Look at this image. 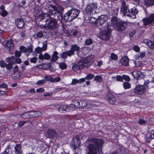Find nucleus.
I'll return each instance as SVG.
<instances>
[{"mask_svg": "<svg viewBox=\"0 0 154 154\" xmlns=\"http://www.w3.org/2000/svg\"><path fill=\"white\" fill-rule=\"evenodd\" d=\"M86 143L88 144V154H97L102 151L104 142L101 139L91 137L88 138Z\"/></svg>", "mask_w": 154, "mask_h": 154, "instance_id": "1", "label": "nucleus"}, {"mask_svg": "<svg viewBox=\"0 0 154 154\" xmlns=\"http://www.w3.org/2000/svg\"><path fill=\"white\" fill-rule=\"evenodd\" d=\"M108 18L105 15H101L98 18V23L101 26L100 28L101 36L102 39L107 40L109 37L111 32V26L108 23Z\"/></svg>", "mask_w": 154, "mask_h": 154, "instance_id": "2", "label": "nucleus"}, {"mask_svg": "<svg viewBox=\"0 0 154 154\" xmlns=\"http://www.w3.org/2000/svg\"><path fill=\"white\" fill-rule=\"evenodd\" d=\"M120 11L124 15L133 19L136 18V15L138 13V11L135 8H132L130 12L128 7L126 6L125 2L124 1H122Z\"/></svg>", "mask_w": 154, "mask_h": 154, "instance_id": "3", "label": "nucleus"}, {"mask_svg": "<svg viewBox=\"0 0 154 154\" xmlns=\"http://www.w3.org/2000/svg\"><path fill=\"white\" fill-rule=\"evenodd\" d=\"M80 11L77 9H72L66 13L64 16V19L66 21L71 22L77 18Z\"/></svg>", "mask_w": 154, "mask_h": 154, "instance_id": "4", "label": "nucleus"}, {"mask_svg": "<svg viewBox=\"0 0 154 154\" xmlns=\"http://www.w3.org/2000/svg\"><path fill=\"white\" fill-rule=\"evenodd\" d=\"M111 25L116 30H124L126 27V24L124 22L120 21L115 17H113L111 20Z\"/></svg>", "mask_w": 154, "mask_h": 154, "instance_id": "5", "label": "nucleus"}, {"mask_svg": "<svg viewBox=\"0 0 154 154\" xmlns=\"http://www.w3.org/2000/svg\"><path fill=\"white\" fill-rule=\"evenodd\" d=\"M74 103L77 108L80 109L83 111H88L92 106L97 105L96 104L93 103L88 104L87 102L85 100L78 101L77 100H75Z\"/></svg>", "mask_w": 154, "mask_h": 154, "instance_id": "6", "label": "nucleus"}, {"mask_svg": "<svg viewBox=\"0 0 154 154\" xmlns=\"http://www.w3.org/2000/svg\"><path fill=\"white\" fill-rule=\"evenodd\" d=\"M46 23L43 26L42 28L46 30L54 29L57 26V21L55 19L49 17L46 19Z\"/></svg>", "mask_w": 154, "mask_h": 154, "instance_id": "7", "label": "nucleus"}, {"mask_svg": "<svg viewBox=\"0 0 154 154\" xmlns=\"http://www.w3.org/2000/svg\"><path fill=\"white\" fill-rule=\"evenodd\" d=\"M89 65V61L86 58L82 59L77 64H75L72 67V69L74 71L82 69L84 67H87Z\"/></svg>", "mask_w": 154, "mask_h": 154, "instance_id": "8", "label": "nucleus"}, {"mask_svg": "<svg viewBox=\"0 0 154 154\" xmlns=\"http://www.w3.org/2000/svg\"><path fill=\"white\" fill-rule=\"evenodd\" d=\"M80 137L78 134L73 137V140L70 143V146L73 149H76L80 145Z\"/></svg>", "mask_w": 154, "mask_h": 154, "instance_id": "9", "label": "nucleus"}, {"mask_svg": "<svg viewBox=\"0 0 154 154\" xmlns=\"http://www.w3.org/2000/svg\"><path fill=\"white\" fill-rule=\"evenodd\" d=\"M5 61L7 63H9L12 64L20 63L21 61L20 58H16L14 57H8L6 59Z\"/></svg>", "mask_w": 154, "mask_h": 154, "instance_id": "10", "label": "nucleus"}, {"mask_svg": "<svg viewBox=\"0 0 154 154\" xmlns=\"http://www.w3.org/2000/svg\"><path fill=\"white\" fill-rule=\"evenodd\" d=\"M144 25L146 26L147 25L151 24L154 21V14H152L149 18L143 19Z\"/></svg>", "mask_w": 154, "mask_h": 154, "instance_id": "11", "label": "nucleus"}, {"mask_svg": "<svg viewBox=\"0 0 154 154\" xmlns=\"http://www.w3.org/2000/svg\"><path fill=\"white\" fill-rule=\"evenodd\" d=\"M106 97L110 104H113L115 103L116 99L111 91H108Z\"/></svg>", "mask_w": 154, "mask_h": 154, "instance_id": "12", "label": "nucleus"}, {"mask_svg": "<svg viewBox=\"0 0 154 154\" xmlns=\"http://www.w3.org/2000/svg\"><path fill=\"white\" fill-rule=\"evenodd\" d=\"M145 90V87L143 85H138L135 88L134 92L138 95L142 94Z\"/></svg>", "mask_w": 154, "mask_h": 154, "instance_id": "13", "label": "nucleus"}, {"mask_svg": "<svg viewBox=\"0 0 154 154\" xmlns=\"http://www.w3.org/2000/svg\"><path fill=\"white\" fill-rule=\"evenodd\" d=\"M96 7V5L94 3L89 4L87 5L85 8V12L88 14H91L94 10Z\"/></svg>", "mask_w": 154, "mask_h": 154, "instance_id": "14", "label": "nucleus"}, {"mask_svg": "<svg viewBox=\"0 0 154 154\" xmlns=\"http://www.w3.org/2000/svg\"><path fill=\"white\" fill-rule=\"evenodd\" d=\"M74 54V51L70 49V50L68 51H66L63 52L61 54V56L63 59H65L67 58V56L70 57L73 55Z\"/></svg>", "mask_w": 154, "mask_h": 154, "instance_id": "15", "label": "nucleus"}, {"mask_svg": "<svg viewBox=\"0 0 154 154\" xmlns=\"http://www.w3.org/2000/svg\"><path fill=\"white\" fill-rule=\"evenodd\" d=\"M5 45L6 48L9 50H12L14 49V45L11 40H8L6 41Z\"/></svg>", "mask_w": 154, "mask_h": 154, "instance_id": "16", "label": "nucleus"}, {"mask_svg": "<svg viewBox=\"0 0 154 154\" xmlns=\"http://www.w3.org/2000/svg\"><path fill=\"white\" fill-rule=\"evenodd\" d=\"M29 112L30 118L38 117L41 115V112L39 111H31Z\"/></svg>", "mask_w": 154, "mask_h": 154, "instance_id": "17", "label": "nucleus"}, {"mask_svg": "<svg viewBox=\"0 0 154 154\" xmlns=\"http://www.w3.org/2000/svg\"><path fill=\"white\" fill-rule=\"evenodd\" d=\"M15 154H21L22 153V146L20 144H17L14 146Z\"/></svg>", "mask_w": 154, "mask_h": 154, "instance_id": "18", "label": "nucleus"}, {"mask_svg": "<svg viewBox=\"0 0 154 154\" xmlns=\"http://www.w3.org/2000/svg\"><path fill=\"white\" fill-rule=\"evenodd\" d=\"M72 50L74 53L75 51H76L77 52V54L78 55L81 57H82V56L80 54L81 52L79 51V50L80 48L78 46L76 45H72L71 46V48Z\"/></svg>", "mask_w": 154, "mask_h": 154, "instance_id": "19", "label": "nucleus"}, {"mask_svg": "<svg viewBox=\"0 0 154 154\" xmlns=\"http://www.w3.org/2000/svg\"><path fill=\"white\" fill-rule=\"evenodd\" d=\"M15 24L19 28H22L24 25L23 20L22 18H18L15 20Z\"/></svg>", "mask_w": 154, "mask_h": 154, "instance_id": "20", "label": "nucleus"}, {"mask_svg": "<svg viewBox=\"0 0 154 154\" xmlns=\"http://www.w3.org/2000/svg\"><path fill=\"white\" fill-rule=\"evenodd\" d=\"M143 42L146 44L149 48L153 49L154 50V42L147 39L143 40Z\"/></svg>", "mask_w": 154, "mask_h": 154, "instance_id": "21", "label": "nucleus"}, {"mask_svg": "<svg viewBox=\"0 0 154 154\" xmlns=\"http://www.w3.org/2000/svg\"><path fill=\"white\" fill-rule=\"evenodd\" d=\"M47 45L44 43H43V46L42 48L37 47L35 49V51L38 54H40L42 51H45L47 49Z\"/></svg>", "mask_w": 154, "mask_h": 154, "instance_id": "22", "label": "nucleus"}, {"mask_svg": "<svg viewBox=\"0 0 154 154\" xmlns=\"http://www.w3.org/2000/svg\"><path fill=\"white\" fill-rule=\"evenodd\" d=\"M129 60L128 58L126 57H122L120 60L121 64L125 66H128V65Z\"/></svg>", "mask_w": 154, "mask_h": 154, "instance_id": "23", "label": "nucleus"}, {"mask_svg": "<svg viewBox=\"0 0 154 154\" xmlns=\"http://www.w3.org/2000/svg\"><path fill=\"white\" fill-rule=\"evenodd\" d=\"M57 134L55 131L53 130H49L48 131V135L50 138H52L56 136Z\"/></svg>", "mask_w": 154, "mask_h": 154, "instance_id": "24", "label": "nucleus"}, {"mask_svg": "<svg viewBox=\"0 0 154 154\" xmlns=\"http://www.w3.org/2000/svg\"><path fill=\"white\" fill-rule=\"evenodd\" d=\"M67 105H63L60 106L59 107V111L61 112H63L67 111Z\"/></svg>", "mask_w": 154, "mask_h": 154, "instance_id": "25", "label": "nucleus"}, {"mask_svg": "<svg viewBox=\"0 0 154 154\" xmlns=\"http://www.w3.org/2000/svg\"><path fill=\"white\" fill-rule=\"evenodd\" d=\"M74 104H69V105H67V111H71L74 110L75 107H76L75 104L74 103Z\"/></svg>", "mask_w": 154, "mask_h": 154, "instance_id": "26", "label": "nucleus"}, {"mask_svg": "<svg viewBox=\"0 0 154 154\" xmlns=\"http://www.w3.org/2000/svg\"><path fill=\"white\" fill-rule=\"evenodd\" d=\"M53 8V11H54L55 12L54 13H60L63 10V8L61 6H57V7L54 6Z\"/></svg>", "mask_w": 154, "mask_h": 154, "instance_id": "27", "label": "nucleus"}, {"mask_svg": "<svg viewBox=\"0 0 154 154\" xmlns=\"http://www.w3.org/2000/svg\"><path fill=\"white\" fill-rule=\"evenodd\" d=\"M134 78H138L140 77L141 74V72L140 71H134L132 73Z\"/></svg>", "mask_w": 154, "mask_h": 154, "instance_id": "28", "label": "nucleus"}, {"mask_svg": "<svg viewBox=\"0 0 154 154\" xmlns=\"http://www.w3.org/2000/svg\"><path fill=\"white\" fill-rule=\"evenodd\" d=\"M58 53L56 51H54L53 52V54L51 59V61H54L57 60L58 58V56H57Z\"/></svg>", "mask_w": 154, "mask_h": 154, "instance_id": "29", "label": "nucleus"}, {"mask_svg": "<svg viewBox=\"0 0 154 154\" xmlns=\"http://www.w3.org/2000/svg\"><path fill=\"white\" fill-rule=\"evenodd\" d=\"M144 4L147 6L154 5V0H144Z\"/></svg>", "mask_w": 154, "mask_h": 154, "instance_id": "30", "label": "nucleus"}, {"mask_svg": "<svg viewBox=\"0 0 154 154\" xmlns=\"http://www.w3.org/2000/svg\"><path fill=\"white\" fill-rule=\"evenodd\" d=\"M46 34V32L39 31L36 33V35L37 37L38 38H41L43 36L45 37Z\"/></svg>", "mask_w": 154, "mask_h": 154, "instance_id": "31", "label": "nucleus"}, {"mask_svg": "<svg viewBox=\"0 0 154 154\" xmlns=\"http://www.w3.org/2000/svg\"><path fill=\"white\" fill-rule=\"evenodd\" d=\"M62 31L64 35L65 36H68L69 35V33L68 29L65 26H64L63 27Z\"/></svg>", "mask_w": 154, "mask_h": 154, "instance_id": "32", "label": "nucleus"}, {"mask_svg": "<svg viewBox=\"0 0 154 154\" xmlns=\"http://www.w3.org/2000/svg\"><path fill=\"white\" fill-rule=\"evenodd\" d=\"M94 80L97 82H100L103 81V78L101 76L98 75L95 77Z\"/></svg>", "mask_w": 154, "mask_h": 154, "instance_id": "33", "label": "nucleus"}, {"mask_svg": "<svg viewBox=\"0 0 154 154\" xmlns=\"http://www.w3.org/2000/svg\"><path fill=\"white\" fill-rule=\"evenodd\" d=\"M93 42L92 39L90 38H87L85 41V44L87 45H89L92 44Z\"/></svg>", "mask_w": 154, "mask_h": 154, "instance_id": "34", "label": "nucleus"}, {"mask_svg": "<svg viewBox=\"0 0 154 154\" xmlns=\"http://www.w3.org/2000/svg\"><path fill=\"white\" fill-rule=\"evenodd\" d=\"M110 57L111 59L113 60H116L118 58V57L117 55L115 54L114 53H112L111 54Z\"/></svg>", "mask_w": 154, "mask_h": 154, "instance_id": "35", "label": "nucleus"}, {"mask_svg": "<svg viewBox=\"0 0 154 154\" xmlns=\"http://www.w3.org/2000/svg\"><path fill=\"white\" fill-rule=\"evenodd\" d=\"M21 117L24 119L30 118L29 112H25L21 115Z\"/></svg>", "mask_w": 154, "mask_h": 154, "instance_id": "36", "label": "nucleus"}, {"mask_svg": "<svg viewBox=\"0 0 154 154\" xmlns=\"http://www.w3.org/2000/svg\"><path fill=\"white\" fill-rule=\"evenodd\" d=\"M94 75L92 74H88L85 77L86 80H91L94 77Z\"/></svg>", "mask_w": 154, "mask_h": 154, "instance_id": "37", "label": "nucleus"}, {"mask_svg": "<svg viewBox=\"0 0 154 154\" xmlns=\"http://www.w3.org/2000/svg\"><path fill=\"white\" fill-rule=\"evenodd\" d=\"M133 62L134 63L135 66L136 67H139L142 64V62L140 61L136 62L134 60H132Z\"/></svg>", "mask_w": 154, "mask_h": 154, "instance_id": "38", "label": "nucleus"}, {"mask_svg": "<svg viewBox=\"0 0 154 154\" xmlns=\"http://www.w3.org/2000/svg\"><path fill=\"white\" fill-rule=\"evenodd\" d=\"M19 49L21 52L25 53L27 51V48L23 46L20 47Z\"/></svg>", "mask_w": 154, "mask_h": 154, "instance_id": "39", "label": "nucleus"}, {"mask_svg": "<svg viewBox=\"0 0 154 154\" xmlns=\"http://www.w3.org/2000/svg\"><path fill=\"white\" fill-rule=\"evenodd\" d=\"M131 85L128 82H125L123 84V87L125 89H127L130 88Z\"/></svg>", "mask_w": 154, "mask_h": 154, "instance_id": "40", "label": "nucleus"}, {"mask_svg": "<svg viewBox=\"0 0 154 154\" xmlns=\"http://www.w3.org/2000/svg\"><path fill=\"white\" fill-rule=\"evenodd\" d=\"M52 78L50 76L47 75L45 76L44 79L47 81H50L52 82Z\"/></svg>", "mask_w": 154, "mask_h": 154, "instance_id": "41", "label": "nucleus"}, {"mask_svg": "<svg viewBox=\"0 0 154 154\" xmlns=\"http://www.w3.org/2000/svg\"><path fill=\"white\" fill-rule=\"evenodd\" d=\"M77 33V31L74 29L72 30L69 33V35L72 36H75Z\"/></svg>", "mask_w": 154, "mask_h": 154, "instance_id": "42", "label": "nucleus"}, {"mask_svg": "<svg viewBox=\"0 0 154 154\" xmlns=\"http://www.w3.org/2000/svg\"><path fill=\"white\" fill-rule=\"evenodd\" d=\"M5 67L8 70H11L13 68V66L12 64L9 63L6 64Z\"/></svg>", "mask_w": 154, "mask_h": 154, "instance_id": "43", "label": "nucleus"}, {"mask_svg": "<svg viewBox=\"0 0 154 154\" xmlns=\"http://www.w3.org/2000/svg\"><path fill=\"white\" fill-rule=\"evenodd\" d=\"M97 21V19L94 17H91L89 20L90 23H94Z\"/></svg>", "mask_w": 154, "mask_h": 154, "instance_id": "44", "label": "nucleus"}, {"mask_svg": "<svg viewBox=\"0 0 154 154\" xmlns=\"http://www.w3.org/2000/svg\"><path fill=\"white\" fill-rule=\"evenodd\" d=\"M60 67L62 69H64L66 67V66L64 63H61L59 65Z\"/></svg>", "mask_w": 154, "mask_h": 154, "instance_id": "45", "label": "nucleus"}, {"mask_svg": "<svg viewBox=\"0 0 154 154\" xmlns=\"http://www.w3.org/2000/svg\"><path fill=\"white\" fill-rule=\"evenodd\" d=\"M60 77H57L55 78H52V82H57L60 81Z\"/></svg>", "mask_w": 154, "mask_h": 154, "instance_id": "46", "label": "nucleus"}, {"mask_svg": "<svg viewBox=\"0 0 154 154\" xmlns=\"http://www.w3.org/2000/svg\"><path fill=\"white\" fill-rule=\"evenodd\" d=\"M78 83H79V80L76 79H72V82L71 83V85H75Z\"/></svg>", "mask_w": 154, "mask_h": 154, "instance_id": "47", "label": "nucleus"}, {"mask_svg": "<svg viewBox=\"0 0 154 154\" xmlns=\"http://www.w3.org/2000/svg\"><path fill=\"white\" fill-rule=\"evenodd\" d=\"M21 55V52L19 51H16L15 52V56L17 57V58H19Z\"/></svg>", "mask_w": 154, "mask_h": 154, "instance_id": "48", "label": "nucleus"}, {"mask_svg": "<svg viewBox=\"0 0 154 154\" xmlns=\"http://www.w3.org/2000/svg\"><path fill=\"white\" fill-rule=\"evenodd\" d=\"M45 79H42V80H39L36 82V84L37 85H41L45 83Z\"/></svg>", "mask_w": 154, "mask_h": 154, "instance_id": "49", "label": "nucleus"}, {"mask_svg": "<svg viewBox=\"0 0 154 154\" xmlns=\"http://www.w3.org/2000/svg\"><path fill=\"white\" fill-rule=\"evenodd\" d=\"M27 51L29 53H31L32 52L33 48H32V46L31 45H30L29 46H28V48H27Z\"/></svg>", "mask_w": 154, "mask_h": 154, "instance_id": "50", "label": "nucleus"}, {"mask_svg": "<svg viewBox=\"0 0 154 154\" xmlns=\"http://www.w3.org/2000/svg\"><path fill=\"white\" fill-rule=\"evenodd\" d=\"M6 64L5 62L3 60H1L0 61V66L2 67H5Z\"/></svg>", "mask_w": 154, "mask_h": 154, "instance_id": "51", "label": "nucleus"}, {"mask_svg": "<svg viewBox=\"0 0 154 154\" xmlns=\"http://www.w3.org/2000/svg\"><path fill=\"white\" fill-rule=\"evenodd\" d=\"M149 134L150 137L152 139H154V130L150 131Z\"/></svg>", "mask_w": 154, "mask_h": 154, "instance_id": "52", "label": "nucleus"}, {"mask_svg": "<svg viewBox=\"0 0 154 154\" xmlns=\"http://www.w3.org/2000/svg\"><path fill=\"white\" fill-rule=\"evenodd\" d=\"M126 81H129L130 80V78L129 76L127 75H124L123 76V79Z\"/></svg>", "mask_w": 154, "mask_h": 154, "instance_id": "53", "label": "nucleus"}, {"mask_svg": "<svg viewBox=\"0 0 154 154\" xmlns=\"http://www.w3.org/2000/svg\"><path fill=\"white\" fill-rule=\"evenodd\" d=\"M44 56L45 59L46 60H49L51 58L50 56L47 53H45L44 55Z\"/></svg>", "mask_w": 154, "mask_h": 154, "instance_id": "54", "label": "nucleus"}, {"mask_svg": "<svg viewBox=\"0 0 154 154\" xmlns=\"http://www.w3.org/2000/svg\"><path fill=\"white\" fill-rule=\"evenodd\" d=\"M37 60V58L35 57H34L30 59V61L32 63H35L36 62Z\"/></svg>", "mask_w": 154, "mask_h": 154, "instance_id": "55", "label": "nucleus"}, {"mask_svg": "<svg viewBox=\"0 0 154 154\" xmlns=\"http://www.w3.org/2000/svg\"><path fill=\"white\" fill-rule=\"evenodd\" d=\"M45 91V89L43 88H40L37 89L36 90V92L41 93L44 92Z\"/></svg>", "mask_w": 154, "mask_h": 154, "instance_id": "56", "label": "nucleus"}, {"mask_svg": "<svg viewBox=\"0 0 154 154\" xmlns=\"http://www.w3.org/2000/svg\"><path fill=\"white\" fill-rule=\"evenodd\" d=\"M116 79L118 81H123V76L118 75L116 77Z\"/></svg>", "mask_w": 154, "mask_h": 154, "instance_id": "57", "label": "nucleus"}, {"mask_svg": "<svg viewBox=\"0 0 154 154\" xmlns=\"http://www.w3.org/2000/svg\"><path fill=\"white\" fill-rule=\"evenodd\" d=\"M7 15V12L5 10H3L2 11L1 15L3 17H5Z\"/></svg>", "mask_w": 154, "mask_h": 154, "instance_id": "58", "label": "nucleus"}, {"mask_svg": "<svg viewBox=\"0 0 154 154\" xmlns=\"http://www.w3.org/2000/svg\"><path fill=\"white\" fill-rule=\"evenodd\" d=\"M133 49L136 52H138L140 50V48L137 45H135L133 47Z\"/></svg>", "mask_w": 154, "mask_h": 154, "instance_id": "59", "label": "nucleus"}, {"mask_svg": "<svg viewBox=\"0 0 154 154\" xmlns=\"http://www.w3.org/2000/svg\"><path fill=\"white\" fill-rule=\"evenodd\" d=\"M146 122L144 120L142 119H140L139 120V123L141 125H144Z\"/></svg>", "mask_w": 154, "mask_h": 154, "instance_id": "60", "label": "nucleus"}, {"mask_svg": "<svg viewBox=\"0 0 154 154\" xmlns=\"http://www.w3.org/2000/svg\"><path fill=\"white\" fill-rule=\"evenodd\" d=\"M15 73L14 72L13 74L11 75L12 78L13 79H17L19 77V76H16Z\"/></svg>", "mask_w": 154, "mask_h": 154, "instance_id": "61", "label": "nucleus"}, {"mask_svg": "<svg viewBox=\"0 0 154 154\" xmlns=\"http://www.w3.org/2000/svg\"><path fill=\"white\" fill-rule=\"evenodd\" d=\"M85 79H86L85 77L80 79L79 80V83L81 84L82 83L84 82L85 81Z\"/></svg>", "mask_w": 154, "mask_h": 154, "instance_id": "62", "label": "nucleus"}, {"mask_svg": "<svg viewBox=\"0 0 154 154\" xmlns=\"http://www.w3.org/2000/svg\"><path fill=\"white\" fill-rule=\"evenodd\" d=\"M18 67L17 65L15 66L14 68V73H16L18 71Z\"/></svg>", "mask_w": 154, "mask_h": 154, "instance_id": "63", "label": "nucleus"}, {"mask_svg": "<svg viewBox=\"0 0 154 154\" xmlns=\"http://www.w3.org/2000/svg\"><path fill=\"white\" fill-rule=\"evenodd\" d=\"M7 87V85L4 83L0 85V88H6Z\"/></svg>", "mask_w": 154, "mask_h": 154, "instance_id": "64", "label": "nucleus"}]
</instances>
